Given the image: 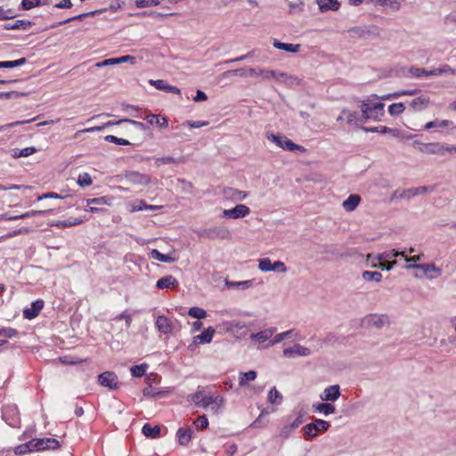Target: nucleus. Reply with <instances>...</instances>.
Wrapping results in <instances>:
<instances>
[{"mask_svg":"<svg viewBox=\"0 0 456 456\" xmlns=\"http://www.w3.org/2000/svg\"><path fill=\"white\" fill-rule=\"evenodd\" d=\"M266 138L268 141L275 143L278 147L281 148L282 150L289 151H298L300 152L306 151V149L305 147L295 143L285 135L279 134H275L272 132H267Z\"/></svg>","mask_w":456,"mask_h":456,"instance_id":"f257e3e1","label":"nucleus"},{"mask_svg":"<svg viewBox=\"0 0 456 456\" xmlns=\"http://www.w3.org/2000/svg\"><path fill=\"white\" fill-rule=\"evenodd\" d=\"M330 423L321 419H314V422L306 424L303 428L305 439L315 438L319 432H325L330 428Z\"/></svg>","mask_w":456,"mask_h":456,"instance_id":"f03ea898","label":"nucleus"},{"mask_svg":"<svg viewBox=\"0 0 456 456\" xmlns=\"http://www.w3.org/2000/svg\"><path fill=\"white\" fill-rule=\"evenodd\" d=\"M369 102H363L361 104V110L362 113H359L358 111H352L349 110H343V114L346 115V121L349 125L356 124V123H362L365 122L367 119H365V115L369 112Z\"/></svg>","mask_w":456,"mask_h":456,"instance_id":"7ed1b4c3","label":"nucleus"},{"mask_svg":"<svg viewBox=\"0 0 456 456\" xmlns=\"http://www.w3.org/2000/svg\"><path fill=\"white\" fill-rule=\"evenodd\" d=\"M387 323H388V316L378 314H369L362 321V324L365 328L381 329Z\"/></svg>","mask_w":456,"mask_h":456,"instance_id":"20e7f679","label":"nucleus"},{"mask_svg":"<svg viewBox=\"0 0 456 456\" xmlns=\"http://www.w3.org/2000/svg\"><path fill=\"white\" fill-rule=\"evenodd\" d=\"M216 330L208 327L201 334L193 337L191 343L188 345L189 351H195L200 344H209L215 335Z\"/></svg>","mask_w":456,"mask_h":456,"instance_id":"39448f33","label":"nucleus"},{"mask_svg":"<svg viewBox=\"0 0 456 456\" xmlns=\"http://www.w3.org/2000/svg\"><path fill=\"white\" fill-rule=\"evenodd\" d=\"M406 268L419 269L423 272L424 276L429 280L437 278L442 274V270L436 267L434 264H410Z\"/></svg>","mask_w":456,"mask_h":456,"instance_id":"423d86ee","label":"nucleus"},{"mask_svg":"<svg viewBox=\"0 0 456 456\" xmlns=\"http://www.w3.org/2000/svg\"><path fill=\"white\" fill-rule=\"evenodd\" d=\"M31 441L34 452L57 450L61 446L59 441L54 438H36Z\"/></svg>","mask_w":456,"mask_h":456,"instance_id":"0eeeda50","label":"nucleus"},{"mask_svg":"<svg viewBox=\"0 0 456 456\" xmlns=\"http://www.w3.org/2000/svg\"><path fill=\"white\" fill-rule=\"evenodd\" d=\"M125 179L134 185H148L151 182V177L146 174L137 171H127L125 173Z\"/></svg>","mask_w":456,"mask_h":456,"instance_id":"6e6552de","label":"nucleus"},{"mask_svg":"<svg viewBox=\"0 0 456 456\" xmlns=\"http://www.w3.org/2000/svg\"><path fill=\"white\" fill-rule=\"evenodd\" d=\"M282 354L286 358H294L296 356H309L312 352L308 347L303 346L300 344H295L290 347L283 349Z\"/></svg>","mask_w":456,"mask_h":456,"instance_id":"1a4fd4ad","label":"nucleus"},{"mask_svg":"<svg viewBox=\"0 0 456 456\" xmlns=\"http://www.w3.org/2000/svg\"><path fill=\"white\" fill-rule=\"evenodd\" d=\"M249 213H250V209L248 207H247L246 205L240 204V205H237L236 207H234L233 208L224 209L223 211L222 216H223V217H225V218L237 219V218L245 217Z\"/></svg>","mask_w":456,"mask_h":456,"instance_id":"9d476101","label":"nucleus"},{"mask_svg":"<svg viewBox=\"0 0 456 456\" xmlns=\"http://www.w3.org/2000/svg\"><path fill=\"white\" fill-rule=\"evenodd\" d=\"M384 107L385 105L382 102H376L372 105L369 102L370 110L367 115H365V119H373L375 121L381 120V118L385 114Z\"/></svg>","mask_w":456,"mask_h":456,"instance_id":"9b49d317","label":"nucleus"},{"mask_svg":"<svg viewBox=\"0 0 456 456\" xmlns=\"http://www.w3.org/2000/svg\"><path fill=\"white\" fill-rule=\"evenodd\" d=\"M99 383L110 389L118 387V377L111 371H105L98 376Z\"/></svg>","mask_w":456,"mask_h":456,"instance_id":"f8f14e48","label":"nucleus"},{"mask_svg":"<svg viewBox=\"0 0 456 456\" xmlns=\"http://www.w3.org/2000/svg\"><path fill=\"white\" fill-rule=\"evenodd\" d=\"M208 239L220 238L223 240L230 238V232L224 226H215L204 231L203 233Z\"/></svg>","mask_w":456,"mask_h":456,"instance_id":"ddd939ff","label":"nucleus"},{"mask_svg":"<svg viewBox=\"0 0 456 456\" xmlns=\"http://www.w3.org/2000/svg\"><path fill=\"white\" fill-rule=\"evenodd\" d=\"M262 78L265 80H270V79H275V80H281L284 79L285 83H292V80H297V78L289 77L286 73L274 71V70H269V69H263L262 70Z\"/></svg>","mask_w":456,"mask_h":456,"instance_id":"4468645a","label":"nucleus"},{"mask_svg":"<svg viewBox=\"0 0 456 456\" xmlns=\"http://www.w3.org/2000/svg\"><path fill=\"white\" fill-rule=\"evenodd\" d=\"M286 338H293V339H298L299 338V332L296 329H291L287 331L276 334L273 338L269 342L267 346L265 347L273 346L278 343H281L282 340Z\"/></svg>","mask_w":456,"mask_h":456,"instance_id":"2eb2a0df","label":"nucleus"},{"mask_svg":"<svg viewBox=\"0 0 456 456\" xmlns=\"http://www.w3.org/2000/svg\"><path fill=\"white\" fill-rule=\"evenodd\" d=\"M340 396V387L338 385L327 387L321 394L320 398L326 402H335Z\"/></svg>","mask_w":456,"mask_h":456,"instance_id":"dca6fc26","label":"nucleus"},{"mask_svg":"<svg viewBox=\"0 0 456 456\" xmlns=\"http://www.w3.org/2000/svg\"><path fill=\"white\" fill-rule=\"evenodd\" d=\"M155 325L157 330L162 334H170L174 328L172 321L165 315H159Z\"/></svg>","mask_w":456,"mask_h":456,"instance_id":"f3484780","label":"nucleus"},{"mask_svg":"<svg viewBox=\"0 0 456 456\" xmlns=\"http://www.w3.org/2000/svg\"><path fill=\"white\" fill-rule=\"evenodd\" d=\"M398 256H405V251H398L395 249L384 251L380 254H379L377 256H373L371 254L367 255V260H376V261H386L387 259L393 258V257H398Z\"/></svg>","mask_w":456,"mask_h":456,"instance_id":"a211bd4d","label":"nucleus"},{"mask_svg":"<svg viewBox=\"0 0 456 456\" xmlns=\"http://www.w3.org/2000/svg\"><path fill=\"white\" fill-rule=\"evenodd\" d=\"M43 307L44 301L41 299L36 300L31 304L30 307L24 309L23 317L28 320H32L39 314Z\"/></svg>","mask_w":456,"mask_h":456,"instance_id":"6ab92c4d","label":"nucleus"},{"mask_svg":"<svg viewBox=\"0 0 456 456\" xmlns=\"http://www.w3.org/2000/svg\"><path fill=\"white\" fill-rule=\"evenodd\" d=\"M110 199L108 197H99V198H93L86 200V206L88 208H86V211H90L92 213H99L103 212V208H96L91 205H110Z\"/></svg>","mask_w":456,"mask_h":456,"instance_id":"aec40b11","label":"nucleus"},{"mask_svg":"<svg viewBox=\"0 0 456 456\" xmlns=\"http://www.w3.org/2000/svg\"><path fill=\"white\" fill-rule=\"evenodd\" d=\"M33 23L26 20H16L12 22L5 23L3 27L5 30H28Z\"/></svg>","mask_w":456,"mask_h":456,"instance_id":"412c9836","label":"nucleus"},{"mask_svg":"<svg viewBox=\"0 0 456 456\" xmlns=\"http://www.w3.org/2000/svg\"><path fill=\"white\" fill-rule=\"evenodd\" d=\"M275 331L276 328H267L259 332L252 333L249 338L251 340H256L259 344H262L268 341Z\"/></svg>","mask_w":456,"mask_h":456,"instance_id":"4be33fe9","label":"nucleus"},{"mask_svg":"<svg viewBox=\"0 0 456 456\" xmlns=\"http://www.w3.org/2000/svg\"><path fill=\"white\" fill-rule=\"evenodd\" d=\"M150 84L153 86L156 89L169 92L176 94H180L181 91L178 87L175 86L168 85L165 80L163 79H157V80H150Z\"/></svg>","mask_w":456,"mask_h":456,"instance_id":"5701e85b","label":"nucleus"},{"mask_svg":"<svg viewBox=\"0 0 456 456\" xmlns=\"http://www.w3.org/2000/svg\"><path fill=\"white\" fill-rule=\"evenodd\" d=\"M192 400L197 406L204 409L213 404L212 395H206L201 391L195 393L192 396Z\"/></svg>","mask_w":456,"mask_h":456,"instance_id":"b1692460","label":"nucleus"},{"mask_svg":"<svg viewBox=\"0 0 456 456\" xmlns=\"http://www.w3.org/2000/svg\"><path fill=\"white\" fill-rule=\"evenodd\" d=\"M178 281L172 275H167L160 278L156 284V287L159 289L175 288L178 286Z\"/></svg>","mask_w":456,"mask_h":456,"instance_id":"393cba45","label":"nucleus"},{"mask_svg":"<svg viewBox=\"0 0 456 456\" xmlns=\"http://www.w3.org/2000/svg\"><path fill=\"white\" fill-rule=\"evenodd\" d=\"M429 102V97L426 95H421L413 99L411 102L410 106L414 111H420L422 110H425L428 106Z\"/></svg>","mask_w":456,"mask_h":456,"instance_id":"a878e982","label":"nucleus"},{"mask_svg":"<svg viewBox=\"0 0 456 456\" xmlns=\"http://www.w3.org/2000/svg\"><path fill=\"white\" fill-rule=\"evenodd\" d=\"M421 151L428 154H444V143L442 142H430L423 144Z\"/></svg>","mask_w":456,"mask_h":456,"instance_id":"bb28decb","label":"nucleus"},{"mask_svg":"<svg viewBox=\"0 0 456 456\" xmlns=\"http://www.w3.org/2000/svg\"><path fill=\"white\" fill-rule=\"evenodd\" d=\"M152 259L158 260L162 263H174L176 258L170 254H162L158 249H152L150 253Z\"/></svg>","mask_w":456,"mask_h":456,"instance_id":"cd10ccee","label":"nucleus"},{"mask_svg":"<svg viewBox=\"0 0 456 456\" xmlns=\"http://www.w3.org/2000/svg\"><path fill=\"white\" fill-rule=\"evenodd\" d=\"M313 409L316 412L323 413L325 416L333 414L336 408L333 404L329 403H319L313 405Z\"/></svg>","mask_w":456,"mask_h":456,"instance_id":"c85d7f7f","label":"nucleus"},{"mask_svg":"<svg viewBox=\"0 0 456 456\" xmlns=\"http://www.w3.org/2000/svg\"><path fill=\"white\" fill-rule=\"evenodd\" d=\"M224 192L227 198H229L232 200H238V201L243 200L248 195V193L246 191H240V190L233 189V188H226V189H224Z\"/></svg>","mask_w":456,"mask_h":456,"instance_id":"c756f323","label":"nucleus"},{"mask_svg":"<svg viewBox=\"0 0 456 456\" xmlns=\"http://www.w3.org/2000/svg\"><path fill=\"white\" fill-rule=\"evenodd\" d=\"M361 201V197L357 194H351L346 200L343 201V208L346 211H353L356 208Z\"/></svg>","mask_w":456,"mask_h":456,"instance_id":"7c9ffc66","label":"nucleus"},{"mask_svg":"<svg viewBox=\"0 0 456 456\" xmlns=\"http://www.w3.org/2000/svg\"><path fill=\"white\" fill-rule=\"evenodd\" d=\"M161 208H162L161 206L148 205L143 200H136L135 202H134L132 204L130 211L136 212V211H141V210H157V209H160Z\"/></svg>","mask_w":456,"mask_h":456,"instance_id":"2f4dec72","label":"nucleus"},{"mask_svg":"<svg viewBox=\"0 0 456 456\" xmlns=\"http://www.w3.org/2000/svg\"><path fill=\"white\" fill-rule=\"evenodd\" d=\"M191 434L192 430L190 428H179L176 432V436L178 438L179 444L187 445L191 439Z\"/></svg>","mask_w":456,"mask_h":456,"instance_id":"473e14b6","label":"nucleus"},{"mask_svg":"<svg viewBox=\"0 0 456 456\" xmlns=\"http://www.w3.org/2000/svg\"><path fill=\"white\" fill-rule=\"evenodd\" d=\"M145 118L151 125H156L159 127H167L168 126L167 119L165 117H160L159 115L150 114Z\"/></svg>","mask_w":456,"mask_h":456,"instance_id":"72a5a7b5","label":"nucleus"},{"mask_svg":"<svg viewBox=\"0 0 456 456\" xmlns=\"http://www.w3.org/2000/svg\"><path fill=\"white\" fill-rule=\"evenodd\" d=\"M318 5L322 12L329 10L336 11L339 8L338 0H318Z\"/></svg>","mask_w":456,"mask_h":456,"instance_id":"f704fd0d","label":"nucleus"},{"mask_svg":"<svg viewBox=\"0 0 456 456\" xmlns=\"http://www.w3.org/2000/svg\"><path fill=\"white\" fill-rule=\"evenodd\" d=\"M273 46L277 49L284 50L289 53H297L300 49V45L282 43L278 40L273 41Z\"/></svg>","mask_w":456,"mask_h":456,"instance_id":"c9c22d12","label":"nucleus"},{"mask_svg":"<svg viewBox=\"0 0 456 456\" xmlns=\"http://www.w3.org/2000/svg\"><path fill=\"white\" fill-rule=\"evenodd\" d=\"M142 432L146 437L157 438L159 436L160 428L159 426L151 427L150 424H145L142 428Z\"/></svg>","mask_w":456,"mask_h":456,"instance_id":"e433bc0d","label":"nucleus"},{"mask_svg":"<svg viewBox=\"0 0 456 456\" xmlns=\"http://www.w3.org/2000/svg\"><path fill=\"white\" fill-rule=\"evenodd\" d=\"M256 372L255 370H248L247 372H240L239 377L240 387H245L249 381L255 380Z\"/></svg>","mask_w":456,"mask_h":456,"instance_id":"4c0bfd02","label":"nucleus"},{"mask_svg":"<svg viewBox=\"0 0 456 456\" xmlns=\"http://www.w3.org/2000/svg\"><path fill=\"white\" fill-rule=\"evenodd\" d=\"M375 261L376 260H373V262L370 263L371 267L381 268L382 270H387V271L392 270L397 265L396 260H394L391 262H387V260L386 261H378V262H375Z\"/></svg>","mask_w":456,"mask_h":456,"instance_id":"58836bf2","label":"nucleus"},{"mask_svg":"<svg viewBox=\"0 0 456 456\" xmlns=\"http://www.w3.org/2000/svg\"><path fill=\"white\" fill-rule=\"evenodd\" d=\"M225 284L229 288H237L240 289H247L252 286L253 281L248 280V281H230L228 280H226Z\"/></svg>","mask_w":456,"mask_h":456,"instance_id":"ea45409f","label":"nucleus"},{"mask_svg":"<svg viewBox=\"0 0 456 456\" xmlns=\"http://www.w3.org/2000/svg\"><path fill=\"white\" fill-rule=\"evenodd\" d=\"M409 74L416 78H419L421 77H434L432 74L429 73V70H427L422 68H417L414 66H411L409 68Z\"/></svg>","mask_w":456,"mask_h":456,"instance_id":"a19ab883","label":"nucleus"},{"mask_svg":"<svg viewBox=\"0 0 456 456\" xmlns=\"http://www.w3.org/2000/svg\"><path fill=\"white\" fill-rule=\"evenodd\" d=\"M429 73L435 77L443 74H456V69H452L449 65H443L440 68H435L429 70Z\"/></svg>","mask_w":456,"mask_h":456,"instance_id":"79ce46f5","label":"nucleus"},{"mask_svg":"<svg viewBox=\"0 0 456 456\" xmlns=\"http://www.w3.org/2000/svg\"><path fill=\"white\" fill-rule=\"evenodd\" d=\"M268 402L272 404H281L282 402L281 394L274 387L268 393Z\"/></svg>","mask_w":456,"mask_h":456,"instance_id":"37998d69","label":"nucleus"},{"mask_svg":"<svg viewBox=\"0 0 456 456\" xmlns=\"http://www.w3.org/2000/svg\"><path fill=\"white\" fill-rule=\"evenodd\" d=\"M34 452L32 441H28V443L20 444L14 448V453L16 455H23L28 452Z\"/></svg>","mask_w":456,"mask_h":456,"instance_id":"c03bdc74","label":"nucleus"},{"mask_svg":"<svg viewBox=\"0 0 456 456\" xmlns=\"http://www.w3.org/2000/svg\"><path fill=\"white\" fill-rule=\"evenodd\" d=\"M362 278L367 281L380 282L382 274L379 272L364 271L362 273Z\"/></svg>","mask_w":456,"mask_h":456,"instance_id":"a18cd8bd","label":"nucleus"},{"mask_svg":"<svg viewBox=\"0 0 456 456\" xmlns=\"http://www.w3.org/2000/svg\"><path fill=\"white\" fill-rule=\"evenodd\" d=\"M452 124V121L450 120H447V119H444V120H434V121H430V122H428L424 128L428 130V129H431L433 127H439V128H442V127H447L449 126H451Z\"/></svg>","mask_w":456,"mask_h":456,"instance_id":"49530a36","label":"nucleus"},{"mask_svg":"<svg viewBox=\"0 0 456 456\" xmlns=\"http://www.w3.org/2000/svg\"><path fill=\"white\" fill-rule=\"evenodd\" d=\"M188 314L195 319L201 320L207 317V312L200 307L193 306L189 309Z\"/></svg>","mask_w":456,"mask_h":456,"instance_id":"de8ad7c7","label":"nucleus"},{"mask_svg":"<svg viewBox=\"0 0 456 456\" xmlns=\"http://www.w3.org/2000/svg\"><path fill=\"white\" fill-rule=\"evenodd\" d=\"M224 325L226 326L227 330L236 331V332H239L247 328V326L244 322H241L239 321L228 322L224 323Z\"/></svg>","mask_w":456,"mask_h":456,"instance_id":"09e8293b","label":"nucleus"},{"mask_svg":"<svg viewBox=\"0 0 456 456\" xmlns=\"http://www.w3.org/2000/svg\"><path fill=\"white\" fill-rule=\"evenodd\" d=\"M230 76H240V77H248V69L241 68L236 69H230L222 73V77L227 78Z\"/></svg>","mask_w":456,"mask_h":456,"instance_id":"8fccbe9b","label":"nucleus"},{"mask_svg":"<svg viewBox=\"0 0 456 456\" xmlns=\"http://www.w3.org/2000/svg\"><path fill=\"white\" fill-rule=\"evenodd\" d=\"M148 369V364L142 363L140 365H134L131 367L130 371L134 377L140 378L145 374L146 370Z\"/></svg>","mask_w":456,"mask_h":456,"instance_id":"3c124183","label":"nucleus"},{"mask_svg":"<svg viewBox=\"0 0 456 456\" xmlns=\"http://www.w3.org/2000/svg\"><path fill=\"white\" fill-rule=\"evenodd\" d=\"M114 125H118L117 121H108V122L104 123L102 126H93V127H89V128H86V129L80 130V131H78L76 134V135L78 134H81V133H93V132H95V131H102L105 127H108V126H114Z\"/></svg>","mask_w":456,"mask_h":456,"instance_id":"603ef678","label":"nucleus"},{"mask_svg":"<svg viewBox=\"0 0 456 456\" xmlns=\"http://www.w3.org/2000/svg\"><path fill=\"white\" fill-rule=\"evenodd\" d=\"M405 110V106L402 102L393 103L388 106V112L391 116H398Z\"/></svg>","mask_w":456,"mask_h":456,"instance_id":"864d4df0","label":"nucleus"},{"mask_svg":"<svg viewBox=\"0 0 456 456\" xmlns=\"http://www.w3.org/2000/svg\"><path fill=\"white\" fill-rule=\"evenodd\" d=\"M82 219L81 218H69L68 220H62V221H58L55 225L57 227H71V226H75V225H77L79 224L82 223Z\"/></svg>","mask_w":456,"mask_h":456,"instance_id":"5fc2aeb1","label":"nucleus"},{"mask_svg":"<svg viewBox=\"0 0 456 456\" xmlns=\"http://www.w3.org/2000/svg\"><path fill=\"white\" fill-rule=\"evenodd\" d=\"M182 162L181 159H175L173 157H162V158H157L155 159V166L156 167H160V166H163V165H167V164H171V163H180Z\"/></svg>","mask_w":456,"mask_h":456,"instance_id":"6e6d98bb","label":"nucleus"},{"mask_svg":"<svg viewBox=\"0 0 456 456\" xmlns=\"http://www.w3.org/2000/svg\"><path fill=\"white\" fill-rule=\"evenodd\" d=\"M94 15V12H92L90 13H82V14H78V15H76L74 17H71V18H69L67 20H61V21H59L53 25H52V28H57L59 26H61V25H64L71 20H83L86 16L87 15Z\"/></svg>","mask_w":456,"mask_h":456,"instance_id":"4d7b16f0","label":"nucleus"},{"mask_svg":"<svg viewBox=\"0 0 456 456\" xmlns=\"http://www.w3.org/2000/svg\"><path fill=\"white\" fill-rule=\"evenodd\" d=\"M258 268L262 272H271L273 271V263L270 258L265 257L259 259Z\"/></svg>","mask_w":456,"mask_h":456,"instance_id":"13d9d810","label":"nucleus"},{"mask_svg":"<svg viewBox=\"0 0 456 456\" xmlns=\"http://www.w3.org/2000/svg\"><path fill=\"white\" fill-rule=\"evenodd\" d=\"M162 0H135V6L138 8H145L156 6L161 3Z\"/></svg>","mask_w":456,"mask_h":456,"instance_id":"bf43d9fd","label":"nucleus"},{"mask_svg":"<svg viewBox=\"0 0 456 456\" xmlns=\"http://www.w3.org/2000/svg\"><path fill=\"white\" fill-rule=\"evenodd\" d=\"M142 394L145 397H158V396H161L164 392H161V391H157L154 387H145L143 390H142Z\"/></svg>","mask_w":456,"mask_h":456,"instance_id":"052dcab7","label":"nucleus"},{"mask_svg":"<svg viewBox=\"0 0 456 456\" xmlns=\"http://www.w3.org/2000/svg\"><path fill=\"white\" fill-rule=\"evenodd\" d=\"M77 183L82 186H88L92 184V178L88 173H83L78 175Z\"/></svg>","mask_w":456,"mask_h":456,"instance_id":"680f3d73","label":"nucleus"},{"mask_svg":"<svg viewBox=\"0 0 456 456\" xmlns=\"http://www.w3.org/2000/svg\"><path fill=\"white\" fill-rule=\"evenodd\" d=\"M104 139H105V141H107L109 142H113V143H116L118 145H130L131 144L129 141L123 139V138H118L114 135H106Z\"/></svg>","mask_w":456,"mask_h":456,"instance_id":"e2e57ef3","label":"nucleus"},{"mask_svg":"<svg viewBox=\"0 0 456 456\" xmlns=\"http://www.w3.org/2000/svg\"><path fill=\"white\" fill-rule=\"evenodd\" d=\"M362 129L366 132L380 133V134H387V133L393 132V130L391 128L385 126H374V127H370V128L363 127Z\"/></svg>","mask_w":456,"mask_h":456,"instance_id":"0e129e2a","label":"nucleus"},{"mask_svg":"<svg viewBox=\"0 0 456 456\" xmlns=\"http://www.w3.org/2000/svg\"><path fill=\"white\" fill-rule=\"evenodd\" d=\"M26 61H27L26 58H20V59H18L15 61H4V67L12 69V68L21 66V65L25 64Z\"/></svg>","mask_w":456,"mask_h":456,"instance_id":"69168bd1","label":"nucleus"},{"mask_svg":"<svg viewBox=\"0 0 456 456\" xmlns=\"http://www.w3.org/2000/svg\"><path fill=\"white\" fill-rule=\"evenodd\" d=\"M293 430H294V428L291 427L290 424L285 425L281 428L279 436L281 439L286 440L290 436Z\"/></svg>","mask_w":456,"mask_h":456,"instance_id":"338daca9","label":"nucleus"},{"mask_svg":"<svg viewBox=\"0 0 456 456\" xmlns=\"http://www.w3.org/2000/svg\"><path fill=\"white\" fill-rule=\"evenodd\" d=\"M40 5V0H22L21 2V9L22 10H30L33 7Z\"/></svg>","mask_w":456,"mask_h":456,"instance_id":"774afa93","label":"nucleus"}]
</instances>
